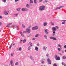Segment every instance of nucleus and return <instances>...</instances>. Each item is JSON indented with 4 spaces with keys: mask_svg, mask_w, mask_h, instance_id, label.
I'll use <instances>...</instances> for the list:
<instances>
[{
    "mask_svg": "<svg viewBox=\"0 0 66 66\" xmlns=\"http://www.w3.org/2000/svg\"><path fill=\"white\" fill-rule=\"evenodd\" d=\"M45 7L44 6H40L39 8V10L40 11H43L45 10Z\"/></svg>",
    "mask_w": 66,
    "mask_h": 66,
    "instance_id": "obj_1",
    "label": "nucleus"
},
{
    "mask_svg": "<svg viewBox=\"0 0 66 66\" xmlns=\"http://www.w3.org/2000/svg\"><path fill=\"white\" fill-rule=\"evenodd\" d=\"M59 27L57 26H55L53 27L52 28V30L53 31H56V29H58Z\"/></svg>",
    "mask_w": 66,
    "mask_h": 66,
    "instance_id": "obj_2",
    "label": "nucleus"
},
{
    "mask_svg": "<svg viewBox=\"0 0 66 66\" xmlns=\"http://www.w3.org/2000/svg\"><path fill=\"white\" fill-rule=\"evenodd\" d=\"M30 28L31 27H28V29L26 30V32L28 33H30L31 32V30H30Z\"/></svg>",
    "mask_w": 66,
    "mask_h": 66,
    "instance_id": "obj_3",
    "label": "nucleus"
},
{
    "mask_svg": "<svg viewBox=\"0 0 66 66\" xmlns=\"http://www.w3.org/2000/svg\"><path fill=\"white\" fill-rule=\"evenodd\" d=\"M22 11L23 12L24 11H28V9L26 8H22Z\"/></svg>",
    "mask_w": 66,
    "mask_h": 66,
    "instance_id": "obj_4",
    "label": "nucleus"
},
{
    "mask_svg": "<svg viewBox=\"0 0 66 66\" xmlns=\"http://www.w3.org/2000/svg\"><path fill=\"white\" fill-rule=\"evenodd\" d=\"M47 61L49 64H51V60L49 58H48L47 59Z\"/></svg>",
    "mask_w": 66,
    "mask_h": 66,
    "instance_id": "obj_5",
    "label": "nucleus"
},
{
    "mask_svg": "<svg viewBox=\"0 0 66 66\" xmlns=\"http://www.w3.org/2000/svg\"><path fill=\"white\" fill-rule=\"evenodd\" d=\"M38 29V27H34L32 29V30H37Z\"/></svg>",
    "mask_w": 66,
    "mask_h": 66,
    "instance_id": "obj_6",
    "label": "nucleus"
},
{
    "mask_svg": "<svg viewBox=\"0 0 66 66\" xmlns=\"http://www.w3.org/2000/svg\"><path fill=\"white\" fill-rule=\"evenodd\" d=\"M45 61V59L44 58H43L41 62L42 64H44V62Z\"/></svg>",
    "mask_w": 66,
    "mask_h": 66,
    "instance_id": "obj_7",
    "label": "nucleus"
},
{
    "mask_svg": "<svg viewBox=\"0 0 66 66\" xmlns=\"http://www.w3.org/2000/svg\"><path fill=\"white\" fill-rule=\"evenodd\" d=\"M63 7H64V6H61L60 7H58L56 9V10H58L59 9H60L61 8H63Z\"/></svg>",
    "mask_w": 66,
    "mask_h": 66,
    "instance_id": "obj_8",
    "label": "nucleus"
},
{
    "mask_svg": "<svg viewBox=\"0 0 66 66\" xmlns=\"http://www.w3.org/2000/svg\"><path fill=\"white\" fill-rule=\"evenodd\" d=\"M4 13L6 15H8V14H9V12H7L6 11L4 12Z\"/></svg>",
    "mask_w": 66,
    "mask_h": 66,
    "instance_id": "obj_9",
    "label": "nucleus"
},
{
    "mask_svg": "<svg viewBox=\"0 0 66 66\" xmlns=\"http://www.w3.org/2000/svg\"><path fill=\"white\" fill-rule=\"evenodd\" d=\"M60 60V57H57L56 58V60H57V61Z\"/></svg>",
    "mask_w": 66,
    "mask_h": 66,
    "instance_id": "obj_10",
    "label": "nucleus"
},
{
    "mask_svg": "<svg viewBox=\"0 0 66 66\" xmlns=\"http://www.w3.org/2000/svg\"><path fill=\"white\" fill-rule=\"evenodd\" d=\"M45 32L46 34H48V30H47V29H45Z\"/></svg>",
    "mask_w": 66,
    "mask_h": 66,
    "instance_id": "obj_11",
    "label": "nucleus"
},
{
    "mask_svg": "<svg viewBox=\"0 0 66 66\" xmlns=\"http://www.w3.org/2000/svg\"><path fill=\"white\" fill-rule=\"evenodd\" d=\"M47 22L44 23L43 24V25L44 26H47Z\"/></svg>",
    "mask_w": 66,
    "mask_h": 66,
    "instance_id": "obj_12",
    "label": "nucleus"
},
{
    "mask_svg": "<svg viewBox=\"0 0 66 66\" xmlns=\"http://www.w3.org/2000/svg\"><path fill=\"white\" fill-rule=\"evenodd\" d=\"M35 49L36 51H38V48L37 47H36L35 48Z\"/></svg>",
    "mask_w": 66,
    "mask_h": 66,
    "instance_id": "obj_13",
    "label": "nucleus"
},
{
    "mask_svg": "<svg viewBox=\"0 0 66 66\" xmlns=\"http://www.w3.org/2000/svg\"><path fill=\"white\" fill-rule=\"evenodd\" d=\"M43 48L44 50H46L47 49V47L44 46L43 47Z\"/></svg>",
    "mask_w": 66,
    "mask_h": 66,
    "instance_id": "obj_14",
    "label": "nucleus"
},
{
    "mask_svg": "<svg viewBox=\"0 0 66 66\" xmlns=\"http://www.w3.org/2000/svg\"><path fill=\"white\" fill-rule=\"evenodd\" d=\"M10 64L11 66H13V61H10Z\"/></svg>",
    "mask_w": 66,
    "mask_h": 66,
    "instance_id": "obj_15",
    "label": "nucleus"
},
{
    "mask_svg": "<svg viewBox=\"0 0 66 66\" xmlns=\"http://www.w3.org/2000/svg\"><path fill=\"white\" fill-rule=\"evenodd\" d=\"M20 32V33L21 35V36H22V37H23V35L22 34V33L21 32Z\"/></svg>",
    "mask_w": 66,
    "mask_h": 66,
    "instance_id": "obj_16",
    "label": "nucleus"
},
{
    "mask_svg": "<svg viewBox=\"0 0 66 66\" xmlns=\"http://www.w3.org/2000/svg\"><path fill=\"white\" fill-rule=\"evenodd\" d=\"M55 31H53V35H55Z\"/></svg>",
    "mask_w": 66,
    "mask_h": 66,
    "instance_id": "obj_17",
    "label": "nucleus"
},
{
    "mask_svg": "<svg viewBox=\"0 0 66 66\" xmlns=\"http://www.w3.org/2000/svg\"><path fill=\"white\" fill-rule=\"evenodd\" d=\"M48 2V0H45L44 1V3H47Z\"/></svg>",
    "mask_w": 66,
    "mask_h": 66,
    "instance_id": "obj_18",
    "label": "nucleus"
},
{
    "mask_svg": "<svg viewBox=\"0 0 66 66\" xmlns=\"http://www.w3.org/2000/svg\"><path fill=\"white\" fill-rule=\"evenodd\" d=\"M62 57L63 59H66V57L65 56H63Z\"/></svg>",
    "mask_w": 66,
    "mask_h": 66,
    "instance_id": "obj_19",
    "label": "nucleus"
},
{
    "mask_svg": "<svg viewBox=\"0 0 66 66\" xmlns=\"http://www.w3.org/2000/svg\"><path fill=\"white\" fill-rule=\"evenodd\" d=\"M26 6L27 7H30V6H29V5L28 4H27L26 5Z\"/></svg>",
    "mask_w": 66,
    "mask_h": 66,
    "instance_id": "obj_20",
    "label": "nucleus"
},
{
    "mask_svg": "<svg viewBox=\"0 0 66 66\" xmlns=\"http://www.w3.org/2000/svg\"><path fill=\"white\" fill-rule=\"evenodd\" d=\"M16 10L18 11H19L20 10V8H17V9H16Z\"/></svg>",
    "mask_w": 66,
    "mask_h": 66,
    "instance_id": "obj_21",
    "label": "nucleus"
},
{
    "mask_svg": "<svg viewBox=\"0 0 66 66\" xmlns=\"http://www.w3.org/2000/svg\"><path fill=\"white\" fill-rule=\"evenodd\" d=\"M54 57H55V59H56L58 57H57V55H55Z\"/></svg>",
    "mask_w": 66,
    "mask_h": 66,
    "instance_id": "obj_22",
    "label": "nucleus"
},
{
    "mask_svg": "<svg viewBox=\"0 0 66 66\" xmlns=\"http://www.w3.org/2000/svg\"><path fill=\"white\" fill-rule=\"evenodd\" d=\"M38 36V34H37L35 36V37H37Z\"/></svg>",
    "mask_w": 66,
    "mask_h": 66,
    "instance_id": "obj_23",
    "label": "nucleus"
},
{
    "mask_svg": "<svg viewBox=\"0 0 66 66\" xmlns=\"http://www.w3.org/2000/svg\"><path fill=\"white\" fill-rule=\"evenodd\" d=\"M44 37H45V38H46V39H47V35H45L44 36Z\"/></svg>",
    "mask_w": 66,
    "mask_h": 66,
    "instance_id": "obj_24",
    "label": "nucleus"
},
{
    "mask_svg": "<svg viewBox=\"0 0 66 66\" xmlns=\"http://www.w3.org/2000/svg\"><path fill=\"white\" fill-rule=\"evenodd\" d=\"M54 38V37H50V39H53V38Z\"/></svg>",
    "mask_w": 66,
    "mask_h": 66,
    "instance_id": "obj_25",
    "label": "nucleus"
},
{
    "mask_svg": "<svg viewBox=\"0 0 66 66\" xmlns=\"http://www.w3.org/2000/svg\"><path fill=\"white\" fill-rule=\"evenodd\" d=\"M36 0H34V3L36 4V3H37V2H36Z\"/></svg>",
    "mask_w": 66,
    "mask_h": 66,
    "instance_id": "obj_26",
    "label": "nucleus"
},
{
    "mask_svg": "<svg viewBox=\"0 0 66 66\" xmlns=\"http://www.w3.org/2000/svg\"><path fill=\"white\" fill-rule=\"evenodd\" d=\"M53 39H53V40H56V38L54 37Z\"/></svg>",
    "mask_w": 66,
    "mask_h": 66,
    "instance_id": "obj_27",
    "label": "nucleus"
},
{
    "mask_svg": "<svg viewBox=\"0 0 66 66\" xmlns=\"http://www.w3.org/2000/svg\"><path fill=\"white\" fill-rule=\"evenodd\" d=\"M30 3H33V1L32 0H30Z\"/></svg>",
    "mask_w": 66,
    "mask_h": 66,
    "instance_id": "obj_28",
    "label": "nucleus"
},
{
    "mask_svg": "<svg viewBox=\"0 0 66 66\" xmlns=\"http://www.w3.org/2000/svg\"><path fill=\"white\" fill-rule=\"evenodd\" d=\"M12 44H11L10 46L9 47V49H11L12 47Z\"/></svg>",
    "mask_w": 66,
    "mask_h": 66,
    "instance_id": "obj_29",
    "label": "nucleus"
},
{
    "mask_svg": "<svg viewBox=\"0 0 66 66\" xmlns=\"http://www.w3.org/2000/svg\"><path fill=\"white\" fill-rule=\"evenodd\" d=\"M11 25V24H9L8 25H7V26H6V27H8V26H10V25Z\"/></svg>",
    "mask_w": 66,
    "mask_h": 66,
    "instance_id": "obj_30",
    "label": "nucleus"
},
{
    "mask_svg": "<svg viewBox=\"0 0 66 66\" xmlns=\"http://www.w3.org/2000/svg\"><path fill=\"white\" fill-rule=\"evenodd\" d=\"M53 66H57V64H56V63H54L53 64Z\"/></svg>",
    "mask_w": 66,
    "mask_h": 66,
    "instance_id": "obj_31",
    "label": "nucleus"
},
{
    "mask_svg": "<svg viewBox=\"0 0 66 66\" xmlns=\"http://www.w3.org/2000/svg\"><path fill=\"white\" fill-rule=\"evenodd\" d=\"M22 48H19V50L20 51V50H21Z\"/></svg>",
    "mask_w": 66,
    "mask_h": 66,
    "instance_id": "obj_32",
    "label": "nucleus"
},
{
    "mask_svg": "<svg viewBox=\"0 0 66 66\" xmlns=\"http://www.w3.org/2000/svg\"><path fill=\"white\" fill-rule=\"evenodd\" d=\"M58 46L59 47H60V48H61V45H60L58 44Z\"/></svg>",
    "mask_w": 66,
    "mask_h": 66,
    "instance_id": "obj_33",
    "label": "nucleus"
},
{
    "mask_svg": "<svg viewBox=\"0 0 66 66\" xmlns=\"http://www.w3.org/2000/svg\"><path fill=\"white\" fill-rule=\"evenodd\" d=\"M14 55V54H11V56H13V55Z\"/></svg>",
    "mask_w": 66,
    "mask_h": 66,
    "instance_id": "obj_34",
    "label": "nucleus"
},
{
    "mask_svg": "<svg viewBox=\"0 0 66 66\" xmlns=\"http://www.w3.org/2000/svg\"><path fill=\"white\" fill-rule=\"evenodd\" d=\"M26 42V40L25 39L23 41V43H25V42Z\"/></svg>",
    "mask_w": 66,
    "mask_h": 66,
    "instance_id": "obj_35",
    "label": "nucleus"
},
{
    "mask_svg": "<svg viewBox=\"0 0 66 66\" xmlns=\"http://www.w3.org/2000/svg\"><path fill=\"white\" fill-rule=\"evenodd\" d=\"M14 15L15 16H18V14H15Z\"/></svg>",
    "mask_w": 66,
    "mask_h": 66,
    "instance_id": "obj_36",
    "label": "nucleus"
},
{
    "mask_svg": "<svg viewBox=\"0 0 66 66\" xmlns=\"http://www.w3.org/2000/svg\"><path fill=\"white\" fill-rule=\"evenodd\" d=\"M58 50H59V51H61V48H58Z\"/></svg>",
    "mask_w": 66,
    "mask_h": 66,
    "instance_id": "obj_37",
    "label": "nucleus"
},
{
    "mask_svg": "<svg viewBox=\"0 0 66 66\" xmlns=\"http://www.w3.org/2000/svg\"><path fill=\"white\" fill-rule=\"evenodd\" d=\"M22 26L23 28H25V26H24V25L22 24Z\"/></svg>",
    "mask_w": 66,
    "mask_h": 66,
    "instance_id": "obj_38",
    "label": "nucleus"
},
{
    "mask_svg": "<svg viewBox=\"0 0 66 66\" xmlns=\"http://www.w3.org/2000/svg\"><path fill=\"white\" fill-rule=\"evenodd\" d=\"M51 23L52 25H54V23H52V22H51Z\"/></svg>",
    "mask_w": 66,
    "mask_h": 66,
    "instance_id": "obj_39",
    "label": "nucleus"
},
{
    "mask_svg": "<svg viewBox=\"0 0 66 66\" xmlns=\"http://www.w3.org/2000/svg\"><path fill=\"white\" fill-rule=\"evenodd\" d=\"M32 45H33V44L32 43H31L30 44V46L31 47V46H32Z\"/></svg>",
    "mask_w": 66,
    "mask_h": 66,
    "instance_id": "obj_40",
    "label": "nucleus"
},
{
    "mask_svg": "<svg viewBox=\"0 0 66 66\" xmlns=\"http://www.w3.org/2000/svg\"><path fill=\"white\" fill-rule=\"evenodd\" d=\"M65 22H62V24H65Z\"/></svg>",
    "mask_w": 66,
    "mask_h": 66,
    "instance_id": "obj_41",
    "label": "nucleus"
},
{
    "mask_svg": "<svg viewBox=\"0 0 66 66\" xmlns=\"http://www.w3.org/2000/svg\"><path fill=\"white\" fill-rule=\"evenodd\" d=\"M15 65H16V66L17 65H18V63H16L15 64Z\"/></svg>",
    "mask_w": 66,
    "mask_h": 66,
    "instance_id": "obj_42",
    "label": "nucleus"
},
{
    "mask_svg": "<svg viewBox=\"0 0 66 66\" xmlns=\"http://www.w3.org/2000/svg\"><path fill=\"white\" fill-rule=\"evenodd\" d=\"M62 21H64V22H65L66 21V20H62Z\"/></svg>",
    "mask_w": 66,
    "mask_h": 66,
    "instance_id": "obj_43",
    "label": "nucleus"
},
{
    "mask_svg": "<svg viewBox=\"0 0 66 66\" xmlns=\"http://www.w3.org/2000/svg\"><path fill=\"white\" fill-rule=\"evenodd\" d=\"M48 56H49V54H46V56H47V57H48Z\"/></svg>",
    "mask_w": 66,
    "mask_h": 66,
    "instance_id": "obj_44",
    "label": "nucleus"
},
{
    "mask_svg": "<svg viewBox=\"0 0 66 66\" xmlns=\"http://www.w3.org/2000/svg\"><path fill=\"white\" fill-rule=\"evenodd\" d=\"M62 65H64V63L63 62H62Z\"/></svg>",
    "mask_w": 66,
    "mask_h": 66,
    "instance_id": "obj_45",
    "label": "nucleus"
},
{
    "mask_svg": "<svg viewBox=\"0 0 66 66\" xmlns=\"http://www.w3.org/2000/svg\"><path fill=\"white\" fill-rule=\"evenodd\" d=\"M3 1H4V2L5 3V2H6V0H3Z\"/></svg>",
    "mask_w": 66,
    "mask_h": 66,
    "instance_id": "obj_46",
    "label": "nucleus"
},
{
    "mask_svg": "<svg viewBox=\"0 0 66 66\" xmlns=\"http://www.w3.org/2000/svg\"><path fill=\"white\" fill-rule=\"evenodd\" d=\"M13 46H15V44L14 43H13Z\"/></svg>",
    "mask_w": 66,
    "mask_h": 66,
    "instance_id": "obj_47",
    "label": "nucleus"
},
{
    "mask_svg": "<svg viewBox=\"0 0 66 66\" xmlns=\"http://www.w3.org/2000/svg\"><path fill=\"white\" fill-rule=\"evenodd\" d=\"M30 48H31V47L30 46H29L28 47V50H30Z\"/></svg>",
    "mask_w": 66,
    "mask_h": 66,
    "instance_id": "obj_48",
    "label": "nucleus"
},
{
    "mask_svg": "<svg viewBox=\"0 0 66 66\" xmlns=\"http://www.w3.org/2000/svg\"><path fill=\"white\" fill-rule=\"evenodd\" d=\"M65 48H66V45H65V46L64 47Z\"/></svg>",
    "mask_w": 66,
    "mask_h": 66,
    "instance_id": "obj_49",
    "label": "nucleus"
},
{
    "mask_svg": "<svg viewBox=\"0 0 66 66\" xmlns=\"http://www.w3.org/2000/svg\"><path fill=\"white\" fill-rule=\"evenodd\" d=\"M30 58L31 59V60H33V58H32V57H31Z\"/></svg>",
    "mask_w": 66,
    "mask_h": 66,
    "instance_id": "obj_50",
    "label": "nucleus"
},
{
    "mask_svg": "<svg viewBox=\"0 0 66 66\" xmlns=\"http://www.w3.org/2000/svg\"><path fill=\"white\" fill-rule=\"evenodd\" d=\"M19 1V0H15V2H17V1Z\"/></svg>",
    "mask_w": 66,
    "mask_h": 66,
    "instance_id": "obj_51",
    "label": "nucleus"
},
{
    "mask_svg": "<svg viewBox=\"0 0 66 66\" xmlns=\"http://www.w3.org/2000/svg\"><path fill=\"white\" fill-rule=\"evenodd\" d=\"M39 2H42V0H39Z\"/></svg>",
    "mask_w": 66,
    "mask_h": 66,
    "instance_id": "obj_52",
    "label": "nucleus"
},
{
    "mask_svg": "<svg viewBox=\"0 0 66 66\" xmlns=\"http://www.w3.org/2000/svg\"><path fill=\"white\" fill-rule=\"evenodd\" d=\"M59 55H61V53H59Z\"/></svg>",
    "mask_w": 66,
    "mask_h": 66,
    "instance_id": "obj_53",
    "label": "nucleus"
},
{
    "mask_svg": "<svg viewBox=\"0 0 66 66\" xmlns=\"http://www.w3.org/2000/svg\"><path fill=\"white\" fill-rule=\"evenodd\" d=\"M0 18H2V16H0Z\"/></svg>",
    "mask_w": 66,
    "mask_h": 66,
    "instance_id": "obj_54",
    "label": "nucleus"
},
{
    "mask_svg": "<svg viewBox=\"0 0 66 66\" xmlns=\"http://www.w3.org/2000/svg\"><path fill=\"white\" fill-rule=\"evenodd\" d=\"M35 38H33L32 39L33 40H35Z\"/></svg>",
    "mask_w": 66,
    "mask_h": 66,
    "instance_id": "obj_55",
    "label": "nucleus"
},
{
    "mask_svg": "<svg viewBox=\"0 0 66 66\" xmlns=\"http://www.w3.org/2000/svg\"><path fill=\"white\" fill-rule=\"evenodd\" d=\"M23 33H26V31H24L23 32Z\"/></svg>",
    "mask_w": 66,
    "mask_h": 66,
    "instance_id": "obj_56",
    "label": "nucleus"
},
{
    "mask_svg": "<svg viewBox=\"0 0 66 66\" xmlns=\"http://www.w3.org/2000/svg\"><path fill=\"white\" fill-rule=\"evenodd\" d=\"M64 66H66V64H65L64 65Z\"/></svg>",
    "mask_w": 66,
    "mask_h": 66,
    "instance_id": "obj_57",
    "label": "nucleus"
},
{
    "mask_svg": "<svg viewBox=\"0 0 66 66\" xmlns=\"http://www.w3.org/2000/svg\"><path fill=\"white\" fill-rule=\"evenodd\" d=\"M37 46H39V44H37Z\"/></svg>",
    "mask_w": 66,
    "mask_h": 66,
    "instance_id": "obj_58",
    "label": "nucleus"
},
{
    "mask_svg": "<svg viewBox=\"0 0 66 66\" xmlns=\"http://www.w3.org/2000/svg\"><path fill=\"white\" fill-rule=\"evenodd\" d=\"M62 52H63V53H64V51H62Z\"/></svg>",
    "mask_w": 66,
    "mask_h": 66,
    "instance_id": "obj_59",
    "label": "nucleus"
},
{
    "mask_svg": "<svg viewBox=\"0 0 66 66\" xmlns=\"http://www.w3.org/2000/svg\"><path fill=\"white\" fill-rule=\"evenodd\" d=\"M1 22L0 23V25H1Z\"/></svg>",
    "mask_w": 66,
    "mask_h": 66,
    "instance_id": "obj_60",
    "label": "nucleus"
},
{
    "mask_svg": "<svg viewBox=\"0 0 66 66\" xmlns=\"http://www.w3.org/2000/svg\"><path fill=\"white\" fill-rule=\"evenodd\" d=\"M30 43H31V42H29V44H30Z\"/></svg>",
    "mask_w": 66,
    "mask_h": 66,
    "instance_id": "obj_61",
    "label": "nucleus"
},
{
    "mask_svg": "<svg viewBox=\"0 0 66 66\" xmlns=\"http://www.w3.org/2000/svg\"><path fill=\"white\" fill-rule=\"evenodd\" d=\"M65 51L66 52V50H65Z\"/></svg>",
    "mask_w": 66,
    "mask_h": 66,
    "instance_id": "obj_62",
    "label": "nucleus"
},
{
    "mask_svg": "<svg viewBox=\"0 0 66 66\" xmlns=\"http://www.w3.org/2000/svg\"><path fill=\"white\" fill-rule=\"evenodd\" d=\"M21 42H22V40H21Z\"/></svg>",
    "mask_w": 66,
    "mask_h": 66,
    "instance_id": "obj_63",
    "label": "nucleus"
}]
</instances>
